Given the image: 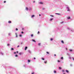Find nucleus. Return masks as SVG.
Instances as JSON below:
<instances>
[{
  "label": "nucleus",
  "mask_w": 74,
  "mask_h": 74,
  "mask_svg": "<svg viewBox=\"0 0 74 74\" xmlns=\"http://www.w3.org/2000/svg\"><path fill=\"white\" fill-rule=\"evenodd\" d=\"M54 73H56V71H54Z\"/></svg>",
  "instance_id": "18"
},
{
  "label": "nucleus",
  "mask_w": 74,
  "mask_h": 74,
  "mask_svg": "<svg viewBox=\"0 0 74 74\" xmlns=\"http://www.w3.org/2000/svg\"><path fill=\"white\" fill-rule=\"evenodd\" d=\"M62 71L63 72V73H64V70H62Z\"/></svg>",
  "instance_id": "15"
},
{
  "label": "nucleus",
  "mask_w": 74,
  "mask_h": 74,
  "mask_svg": "<svg viewBox=\"0 0 74 74\" xmlns=\"http://www.w3.org/2000/svg\"><path fill=\"white\" fill-rule=\"evenodd\" d=\"M22 30H24V28H23L22 29Z\"/></svg>",
  "instance_id": "38"
},
{
  "label": "nucleus",
  "mask_w": 74,
  "mask_h": 74,
  "mask_svg": "<svg viewBox=\"0 0 74 74\" xmlns=\"http://www.w3.org/2000/svg\"><path fill=\"white\" fill-rule=\"evenodd\" d=\"M54 56H56V54H54Z\"/></svg>",
  "instance_id": "45"
},
{
  "label": "nucleus",
  "mask_w": 74,
  "mask_h": 74,
  "mask_svg": "<svg viewBox=\"0 0 74 74\" xmlns=\"http://www.w3.org/2000/svg\"><path fill=\"white\" fill-rule=\"evenodd\" d=\"M32 41L34 42H36V41H35V40H32Z\"/></svg>",
  "instance_id": "2"
},
{
  "label": "nucleus",
  "mask_w": 74,
  "mask_h": 74,
  "mask_svg": "<svg viewBox=\"0 0 74 74\" xmlns=\"http://www.w3.org/2000/svg\"><path fill=\"white\" fill-rule=\"evenodd\" d=\"M31 37H33V35L32 34H31Z\"/></svg>",
  "instance_id": "24"
},
{
  "label": "nucleus",
  "mask_w": 74,
  "mask_h": 74,
  "mask_svg": "<svg viewBox=\"0 0 74 74\" xmlns=\"http://www.w3.org/2000/svg\"><path fill=\"white\" fill-rule=\"evenodd\" d=\"M1 55H3V53H2V52H1Z\"/></svg>",
  "instance_id": "11"
},
{
  "label": "nucleus",
  "mask_w": 74,
  "mask_h": 74,
  "mask_svg": "<svg viewBox=\"0 0 74 74\" xmlns=\"http://www.w3.org/2000/svg\"><path fill=\"white\" fill-rule=\"evenodd\" d=\"M28 62H30V61L29 60H28Z\"/></svg>",
  "instance_id": "23"
},
{
  "label": "nucleus",
  "mask_w": 74,
  "mask_h": 74,
  "mask_svg": "<svg viewBox=\"0 0 74 74\" xmlns=\"http://www.w3.org/2000/svg\"><path fill=\"white\" fill-rule=\"evenodd\" d=\"M66 50H67V48H66Z\"/></svg>",
  "instance_id": "46"
},
{
  "label": "nucleus",
  "mask_w": 74,
  "mask_h": 74,
  "mask_svg": "<svg viewBox=\"0 0 74 74\" xmlns=\"http://www.w3.org/2000/svg\"><path fill=\"white\" fill-rule=\"evenodd\" d=\"M10 34H10V33L8 34V35H9V36H10Z\"/></svg>",
  "instance_id": "31"
},
{
  "label": "nucleus",
  "mask_w": 74,
  "mask_h": 74,
  "mask_svg": "<svg viewBox=\"0 0 74 74\" xmlns=\"http://www.w3.org/2000/svg\"><path fill=\"white\" fill-rule=\"evenodd\" d=\"M15 56V57H18V56H17V55H16Z\"/></svg>",
  "instance_id": "21"
},
{
  "label": "nucleus",
  "mask_w": 74,
  "mask_h": 74,
  "mask_svg": "<svg viewBox=\"0 0 74 74\" xmlns=\"http://www.w3.org/2000/svg\"><path fill=\"white\" fill-rule=\"evenodd\" d=\"M59 69H61V68L59 67Z\"/></svg>",
  "instance_id": "40"
},
{
  "label": "nucleus",
  "mask_w": 74,
  "mask_h": 74,
  "mask_svg": "<svg viewBox=\"0 0 74 74\" xmlns=\"http://www.w3.org/2000/svg\"><path fill=\"white\" fill-rule=\"evenodd\" d=\"M19 55H21V54H22V53H19Z\"/></svg>",
  "instance_id": "28"
},
{
  "label": "nucleus",
  "mask_w": 74,
  "mask_h": 74,
  "mask_svg": "<svg viewBox=\"0 0 74 74\" xmlns=\"http://www.w3.org/2000/svg\"><path fill=\"white\" fill-rule=\"evenodd\" d=\"M56 14H59L56 13Z\"/></svg>",
  "instance_id": "49"
},
{
  "label": "nucleus",
  "mask_w": 74,
  "mask_h": 74,
  "mask_svg": "<svg viewBox=\"0 0 74 74\" xmlns=\"http://www.w3.org/2000/svg\"><path fill=\"white\" fill-rule=\"evenodd\" d=\"M27 47H25V50H26V49H27Z\"/></svg>",
  "instance_id": "5"
},
{
  "label": "nucleus",
  "mask_w": 74,
  "mask_h": 74,
  "mask_svg": "<svg viewBox=\"0 0 74 74\" xmlns=\"http://www.w3.org/2000/svg\"><path fill=\"white\" fill-rule=\"evenodd\" d=\"M66 72H67V73H69V71L67 70H66Z\"/></svg>",
  "instance_id": "9"
},
{
  "label": "nucleus",
  "mask_w": 74,
  "mask_h": 74,
  "mask_svg": "<svg viewBox=\"0 0 74 74\" xmlns=\"http://www.w3.org/2000/svg\"><path fill=\"white\" fill-rule=\"evenodd\" d=\"M69 50V51H70V52H71V51H72V49H70V50Z\"/></svg>",
  "instance_id": "17"
},
{
  "label": "nucleus",
  "mask_w": 74,
  "mask_h": 74,
  "mask_svg": "<svg viewBox=\"0 0 74 74\" xmlns=\"http://www.w3.org/2000/svg\"><path fill=\"white\" fill-rule=\"evenodd\" d=\"M25 10L27 11H28V8H27V7H26L25 8Z\"/></svg>",
  "instance_id": "1"
},
{
  "label": "nucleus",
  "mask_w": 74,
  "mask_h": 74,
  "mask_svg": "<svg viewBox=\"0 0 74 74\" xmlns=\"http://www.w3.org/2000/svg\"><path fill=\"white\" fill-rule=\"evenodd\" d=\"M73 60H74V58L73 59Z\"/></svg>",
  "instance_id": "50"
},
{
  "label": "nucleus",
  "mask_w": 74,
  "mask_h": 74,
  "mask_svg": "<svg viewBox=\"0 0 74 74\" xmlns=\"http://www.w3.org/2000/svg\"><path fill=\"white\" fill-rule=\"evenodd\" d=\"M58 62H60V61H59V60H58Z\"/></svg>",
  "instance_id": "32"
},
{
  "label": "nucleus",
  "mask_w": 74,
  "mask_h": 74,
  "mask_svg": "<svg viewBox=\"0 0 74 74\" xmlns=\"http://www.w3.org/2000/svg\"><path fill=\"white\" fill-rule=\"evenodd\" d=\"M39 33H40V32L38 31V32L37 34H39Z\"/></svg>",
  "instance_id": "29"
},
{
  "label": "nucleus",
  "mask_w": 74,
  "mask_h": 74,
  "mask_svg": "<svg viewBox=\"0 0 74 74\" xmlns=\"http://www.w3.org/2000/svg\"><path fill=\"white\" fill-rule=\"evenodd\" d=\"M33 3H35V1H33Z\"/></svg>",
  "instance_id": "43"
},
{
  "label": "nucleus",
  "mask_w": 74,
  "mask_h": 74,
  "mask_svg": "<svg viewBox=\"0 0 74 74\" xmlns=\"http://www.w3.org/2000/svg\"><path fill=\"white\" fill-rule=\"evenodd\" d=\"M8 23H11V21H8Z\"/></svg>",
  "instance_id": "3"
},
{
  "label": "nucleus",
  "mask_w": 74,
  "mask_h": 74,
  "mask_svg": "<svg viewBox=\"0 0 74 74\" xmlns=\"http://www.w3.org/2000/svg\"><path fill=\"white\" fill-rule=\"evenodd\" d=\"M6 2L5 1H4V3H6Z\"/></svg>",
  "instance_id": "37"
},
{
  "label": "nucleus",
  "mask_w": 74,
  "mask_h": 74,
  "mask_svg": "<svg viewBox=\"0 0 74 74\" xmlns=\"http://www.w3.org/2000/svg\"><path fill=\"white\" fill-rule=\"evenodd\" d=\"M15 34L16 35V37H18V35L16 34V33H15Z\"/></svg>",
  "instance_id": "4"
},
{
  "label": "nucleus",
  "mask_w": 74,
  "mask_h": 74,
  "mask_svg": "<svg viewBox=\"0 0 74 74\" xmlns=\"http://www.w3.org/2000/svg\"><path fill=\"white\" fill-rule=\"evenodd\" d=\"M63 74H65V73H63Z\"/></svg>",
  "instance_id": "53"
},
{
  "label": "nucleus",
  "mask_w": 74,
  "mask_h": 74,
  "mask_svg": "<svg viewBox=\"0 0 74 74\" xmlns=\"http://www.w3.org/2000/svg\"><path fill=\"white\" fill-rule=\"evenodd\" d=\"M23 44V42H21V44Z\"/></svg>",
  "instance_id": "39"
},
{
  "label": "nucleus",
  "mask_w": 74,
  "mask_h": 74,
  "mask_svg": "<svg viewBox=\"0 0 74 74\" xmlns=\"http://www.w3.org/2000/svg\"><path fill=\"white\" fill-rule=\"evenodd\" d=\"M16 31H18V28H16Z\"/></svg>",
  "instance_id": "26"
},
{
  "label": "nucleus",
  "mask_w": 74,
  "mask_h": 74,
  "mask_svg": "<svg viewBox=\"0 0 74 74\" xmlns=\"http://www.w3.org/2000/svg\"><path fill=\"white\" fill-rule=\"evenodd\" d=\"M61 42L62 43V44H64V42L63 40L61 41Z\"/></svg>",
  "instance_id": "6"
},
{
  "label": "nucleus",
  "mask_w": 74,
  "mask_h": 74,
  "mask_svg": "<svg viewBox=\"0 0 74 74\" xmlns=\"http://www.w3.org/2000/svg\"><path fill=\"white\" fill-rule=\"evenodd\" d=\"M21 33H22V34H23V32H21Z\"/></svg>",
  "instance_id": "34"
},
{
  "label": "nucleus",
  "mask_w": 74,
  "mask_h": 74,
  "mask_svg": "<svg viewBox=\"0 0 74 74\" xmlns=\"http://www.w3.org/2000/svg\"><path fill=\"white\" fill-rule=\"evenodd\" d=\"M70 66H71V65H70Z\"/></svg>",
  "instance_id": "51"
},
{
  "label": "nucleus",
  "mask_w": 74,
  "mask_h": 74,
  "mask_svg": "<svg viewBox=\"0 0 74 74\" xmlns=\"http://www.w3.org/2000/svg\"><path fill=\"white\" fill-rule=\"evenodd\" d=\"M39 16H41V14H39Z\"/></svg>",
  "instance_id": "48"
},
{
  "label": "nucleus",
  "mask_w": 74,
  "mask_h": 74,
  "mask_svg": "<svg viewBox=\"0 0 74 74\" xmlns=\"http://www.w3.org/2000/svg\"><path fill=\"white\" fill-rule=\"evenodd\" d=\"M44 63H45V64H46L47 63V61H46V62H44Z\"/></svg>",
  "instance_id": "12"
},
{
  "label": "nucleus",
  "mask_w": 74,
  "mask_h": 74,
  "mask_svg": "<svg viewBox=\"0 0 74 74\" xmlns=\"http://www.w3.org/2000/svg\"><path fill=\"white\" fill-rule=\"evenodd\" d=\"M44 8H43L42 9H43V10H44Z\"/></svg>",
  "instance_id": "52"
},
{
  "label": "nucleus",
  "mask_w": 74,
  "mask_h": 74,
  "mask_svg": "<svg viewBox=\"0 0 74 74\" xmlns=\"http://www.w3.org/2000/svg\"><path fill=\"white\" fill-rule=\"evenodd\" d=\"M17 47H18H18H19V46H18Z\"/></svg>",
  "instance_id": "41"
},
{
  "label": "nucleus",
  "mask_w": 74,
  "mask_h": 74,
  "mask_svg": "<svg viewBox=\"0 0 74 74\" xmlns=\"http://www.w3.org/2000/svg\"><path fill=\"white\" fill-rule=\"evenodd\" d=\"M53 18H51L50 19V21H52V20H53Z\"/></svg>",
  "instance_id": "10"
},
{
  "label": "nucleus",
  "mask_w": 74,
  "mask_h": 74,
  "mask_svg": "<svg viewBox=\"0 0 74 74\" xmlns=\"http://www.w3.org/2000/svg\"><path fill=\"white\" fill-rule=\"evenodd\" d=\"M39 4H43V3H42V2H40L39 3Z\"/></svg>",
  "instance_id": "7"
},
{
  "label": "nucleus",
  "mask_w": 74,
  "mask_h": 74,
  "mask_svg": "<svg viewBox=\"0 0 74 74\" xmlns=\"http://www.w3.org/2000/svg\"><path fill=\"white\" fill-rule=\"evenodd\" d=\"M20 37H22V35H19Z\"/></svg>",
  "instance_id": "35"
},
{
  "label": "nucleus",
  "mask_w": 74,
  "mask_h": 74,
  "mask_svg": "<svg viewBox=\"0 0 74 74\" xmlns=\"http://www.w3.org/2000/svg\"><path fill=\"white\" fill-rule=\"evenodd\" d=\"M68 10L67 11H70V10H69V9L68 8Z\"/></svg>",
  "instance_id": "44"
},
{
  "label": "nucleus",
  "mask_w": 74,
  "mask_h": 74,
  "mask_svg": "<svg viewBox=\"0 0 74 74\" xmlns=\"http://www.w3.org/2000/svg\"><path fill=\"white\" fill-rule=\"evenodd\" d=\"M42 60H45L44 58H42Z\"/></svg>",
  "instance_id": "25"
},
{
  "label": "nucleus",
  "mask_w": 74,
  "mask_h": 74,
  "mask_svg": "<svg viewBox=\"0 0 74 74\" xmlns=\"http://www.w3.org/2000/svg\"><path fill=\"white\" fill-rule=\"evenodd\" d=\"M34 74V72H33L32 73V74Z\"/></svg>",
  "instance_id": "33"
},
{
  "label": "nucleus",
  "mask_w": 74,
  "mask_h": 74,
  "mask_svg": "<svg viewBox=\"0 0 74 74\" xmlns=\"http://www.w3.org/2000/svg\"><path fill=\"white\" fill-rule=\"evenodd\" d=\"M34 59H36V58H34Z\"/></svg>",
  "instance_id": "42"
},
{
  "label": "nucleus",
  "mask_w": 74,
  "mask_h": 74,
  "mask_svg": "<svg viewBox=\"0 0 74 74\" xmlns=\"http://www.w3.org/2000/svg\"><path fill=\"white\" fill-rule=\"evenodd\" d=\"M7 46H10V44H8L7 45Z\"/></svg>",
  "instance_id": "19"
},
{
  "label": "nucleus",
  "mask_w": 74,
  "mask_h": 74,
  "mask_svg": "<svg viewBox=\"0 0 74 74\" xmlns=\"http://www.w3.org/2000/svg\"><path fill=\"white\" fill-rule=\"evenodd\" d=\"M11 50H14V49H13V48H11Z\"/></svg>",
  "instance_id": "20"
},
{
  "label": "nucleus",
  "mask_w": 74,
  "mask_h": 74,
  "mask_svg": "<svg viewBox=\"0 0 74 74\" xmlns=\"http://www.w3.org/2000/svg\"><path fill=\"white\" fill-rule=\"evenodd\" d=\"M50 16H52V17H53V15H50Z\"/></svg>",
  "instance_id": "30"
},
{
  "label": "nucleus",
  "mask_w": 74,
  "mask_h": 74,
  "mask_svg": "<svg viewBox=\"0 0 74 74\" xmlns=\"http://www.w3.org/2000/svg\"><path fill=\"white\" fill-rule=\"evenodd\" d=\"M47 53V54H49V52H46Z\"/></svg>",
  "instance_id": "27"
},
{
  "label": "nucleus",
  "mask_w": 74,
  "mask_h": 74,
  "mask_svg": "<svg viewBox=\"0 0 74 74\" xmlns=\"http://www.w3.org/2000/svg\"><path fill=\"white\" fill-rule=\"evenodd\" d=\"M67 19H70V17H68L67 18Z\"/></svg>",
  "instance_id": "13"
},
{
  "label": "nucleus",
  "mask_w": 74,
  "mask_h": 74,
  "mask_svg": "<svg viewBox=\"0 0 74 74\" xmlns=\"http://www.w3.org/2000/svg\"><path fill=\"white\" fill-rule=\"evenodd\" d=\"M34 15H32L31 17V18H33V17H34Z\"/></svg>",
  "instance_id": "8"
},
{
  "label": "nucleus",
  "mask_w": 74,
  "mask_h": 74,
  "mask_svg": "<svg viewBox=\"0 0 74 74\" xmlns=\"http://www.w3.org/2000/svg\"><path fill=\"white\" fill-rule=\"evenodd\" d=\"M14 54H15V53H16V52H14Z\"/></svg>",
  "instance_id": "36"
},
{
  "label": "nucleus",
  "mask_w": 74,
  "mask_h": 74,
  "mask_svg": "<svg viewBox=\"0 0 74 74\" xmlns=\"http://www.w3.org/2000/svg\"><path fill=\"white\" fill-rule=\"evenodd\" d=\"M50 40L51 41H52V40H53V39L51 38L50 39Z\"/></svg>",
  "instance_id": "22"
},
{
  "label": "nucleus",
  "mask_w": 74,
  "mask_h": 74,
  "mask_svg": "<svg viewBox=\"0 0 74 74\" xmlns=\"http://www.w3.org/2000/svg\"><path fill=\"white\" fill-rule=\"evenodd\" d=\"M38 45L39 46L40 45H41V43H38Z\"/></svg>",
  "instance_id": "16"
},
{
  "label": "nucleus",
  "mask_w": 74,
  "mask_h": 74,
  "mask_svg": "<svg viewBox=\"0 0 74 74\" xmlns=\"http://www.w3.org/2000/svg\"><path fill=\"white\" fill-rule=\"evenodd\" d=\"M16 52H17V53H18V51H16Z\"/></svg>",
  "instance_id": "47"
},
{
  "label": "nucleus",
  "mask_w": 74,
  "mask_h": 74,
  "mask_svg": "<svg viewBox=\"0 0 74 74\" xmlns=\"http://www.w3.org/2000/svg\"><path fill=\"white\" fill-rule=\"evenodd\" d=\"M61 59H62L63 60V57H62L61 58Z\"/></svg>",
  "instance_id": "14"
}]
</instances>
